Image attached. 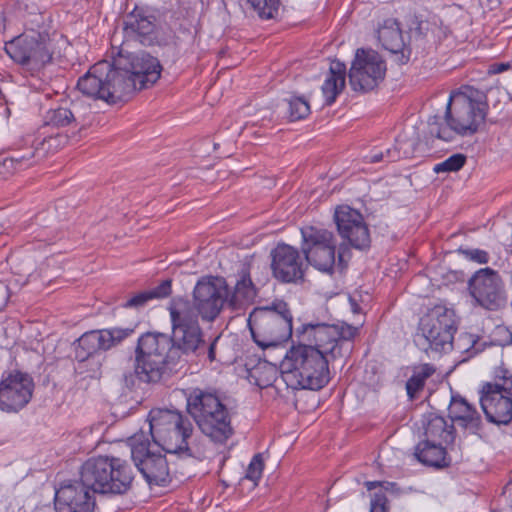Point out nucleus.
Instances as JSON below:
<instances>
[{
  "label": "nucleus",
  "mask_w": 512,
  "mask_h": 512,
  "mask_svg": "<svg viewBox=\"0 0 512 512\" xmlns=\"http://www.w3.org/2000/svg\"><path fill=\"white\" fill-rule=\"evenodd\" d=\"M476 94L478 98L467 94H460L455 99L451 97L444 117H429V134L446 142L452 141L455 135L468 137L476 134L487 115L486 102L477 91Z\"/></svg>",
  "instance_id": "obj_1"
},
{
  "label": "nucleus",
  "mask_w": 512,
  "mask_h": 512,
  "mask_svg": "<svg viewBox=\"0 0 512 512\" xmlns=\"http://www.w3.org/2000/svg\"><path fill=\"white\" fill-rule=\"evenodd\" d=\"M281 380L292 390H320L330 379L329 360L313 345L299 342L287 350L280 365Z\"/></svg>",
  "instance_id": "obj_2"
},
{
  "label": "nucleus",
  "mask_w": 512,
  "mask_h": 512,
  "mask_svg": "<svg viewBox=\"0 0 512 512\" xmlns=\"http://www.w3.org/2000/svg\"><path fill=\"white\" fill-rule=\"evenodd\" d=\"M292 322L291 310L283 299H274L270 305L255 307L247 319L254 342L263 349L291 338Z\"/></svg>",
  "instance_id": "obj_3"
},
{
  "label": "nucleus",
  "mask_w": 512,
  "mask_h": 512,
  "mask_svg": "<svg viewBox=\"0 0 512 512\" xmlns=\"http://www.w3.org/2000/svg\"><path fill=\"white\" fill-rule=\"evenodd\" d=\"M149 430L153 441L170 455L181 460H190L193 453L188 446L192 435L191 421L178 411L158 409L149 414Z\"/></svg>",
  "instance_id": "obj_4"
},
{
  "label": "nucleus",
  "mask_w": 512,
  "mask_h": 512,
  "mask_svg": "<svg viewBox=\"0 0 512 512\" xmlns=\"http://www.w3.org/2000/svg\"><path fill=\"white\" fill-rule=\"evenodd\" d=\"M81 481L100 494H124L133 481V471L127 461L118 457L93 456L80 467Z\"/></svg>",
  "instance_id": "obj_5"
},
{
  "label": "nucleus",
  "mask_w": 512,
  "mask_h": 512,
  "mask_svg": "<svg viewBox=\"0 0 512 512\" xmlns=\"http://www.w3.org/2000/svg\"><path fill=\"white\" fill-rule=\"evenodd\" d=\"M4 50L17 64L31 72H38L50 64L54 44L46 30L29 29L5 43Z\"/></svg>",
  "instance_id": "obj_6"
},
{
  "label": "nucleus",
  "mask_w": 512,
  "mask_h": 512,
  "mask_svg": "<svg viewBox=\"0 0 512 512\" xmlns=\"http://www.w3.org/2000/svg\"><path fill=\"white\" fill-rule=\"evenodd\" d=\"M170 351L168 335L152 332L141 335L135 349V373L138 379L147 383L158 382L166 371Z\"/></svg>",
  "instance_id": "obj_7"
},
{
  "label": "nucleus",
  "mask_w": 512,
  "mask_h": 512,
  "mask_svg": "<svg viewBox=\"0 0 512 512\" xmlns=\"http://www.w3.org/2000/svg\"><path fill=\"white\" fill-rule=\"evenodd\" d=\"M456 314L453 309L437 305L430 309L420 320L421 335L417 345L428 352H448L453 344V335L457 331Z\"/></svg>",
  "instance_id": "obj_8"
},
{
  "label": "nucleus",
  "mask_w": 512,
  "mask_h": 512,
  "mask_svg": "<svg viewBox=\"0 0 512 512\" xmlns=\"http://www.w3.org/2000/svg\"><path fill=\"white\" fill-rule=\"evenodd\" d=\"M126 80L118 74L115 63L100 61L95 63L85 75L79 78V91L90 98L115 104L125 97Z\"/></svg>",
  "instance_id": "obj_9"
},
{
  "label": "nucleus",
  "mask_w": 512,
  "mask_h": 512,
  "mask_svg": "<svg viewBox=\"0 0 512 512\" xmlns=\"http://www.w3.org/2000/svg\"><path fill=\"white\" fill-rule=\"evenodd\" d=\"M168 311L172 326L171 348L175 346L184 353L195 352L204 343L195 306L178 297L171 300Z\"/></svg>",
  "instance_id": "obj_10"
},
{
  "label": "nucleus",
  "mask_w": 512,
  "mask_h": 512,
  "mask_svg": "<svg viewBox=\"0 0 512 512\" xmlns=\"http://www.w3.org/2000/svg\"><path fill=\"white\" fill-rule=\"evenodd\" d=\"M187 410L206 436L224 441V404L216 394L193 389L187 397Z\"/></svg>",
  "instance_id": "obj_11"
},
{
  "label": "nucleus",
  "mask_w": 512,
  "mask_h": 512,
  "mask_svg": "<svg viewBox=\"0 0 512 512\" xmlns=\"http://www.w3.org/2000/svg\"><path fill=\"white\" fill-rule=\"evenodd\" d=\"M333 219L337 232L343 240L338 250V266L344 268L346 264L343 263V252L347 245L360 251L369 249L371 246L370 231L364 216L348 205L338 206Z\"/></svg>",
  "instance_id": "obj_12"
},
{
  "label": "nucleus",
  "mask_w": 512,
  "mask_h": 512,
  "mask_svg": "<svg viewBox=\"0 0 512 512\" xmlns=\"http://www.w3.org/2000/svg\"><path fill=\"white\" fill-rule=\"evenodd\" d=\"M301 250L308 264L325 273H333L336 264V238L332 231L315 226L301 228Z\"/></svg>",
  "instance_id": "obj_13"
},
{
  "label": "nucleus",
  "mask_w": 512,
  "mask_h": 512,
  "mask_svg": "<svg viewBox=\"0 0 512 512\" xmlns=\"http://www.w3.org/2000/svg\"><path fill=\"white\" fill-rule=\"evenodd\" d=\"M467 289L475 304L490 311H497L507 302L505 284L500 274L490 268L477 270L468 280Z\"/></svg>",
  "instance_id": "obj_14"
},
{
  "label": "nucleus",
  "mask_w": 512,
  "mask_h": 512,
  "mask_svg": "<svg viewBox=\"0 0 512 512\" xmlns=\"http://www.w3.org/2000/svg\"><path fill=\"white\" fill-rule=\"evenodd\" d=\"M131 457L149 484L164 486L170 482L168 460L161 453L151 450V444L143 433L129 439Z\"/></svg>",
  "instance_id": "obj_15"
},
{
  "label": "nucleus",
  "mask_w": 512,
  "mask_h": 512,
  "mask_svg": "<svg viewBox=\"0 0 512 512\" xmlns=\"http://www.w3.org/2000/svg\"><path fill=\"white\" fill-rule=\"evenodd\" d=\"M386 63L373 49L359 48L349 70V83L354 91L368 92L384 80Z\"/></svg>",
  "instance_id": "obj_16"
},
{
  "label": "nucleus",
  "mask_w": 512,
  "mask_h": 512,
  "mask_svg": "<svg viewBox=\"0 0 512 512\" xmlns=\"http://www.w3.org/2000/svg\"><path fill=\"white\" fill-rule=\"evenodd\" d=\"M504 383L487 382L480 391V404L488 422L507 425L512 421V376L504 374Z\"/></svg>",
  "instance_id": "obj_17"
},
{
  "label": "nucleus",
  "mask_w": 512,
  "mask_h": 512,
  "mask_svg": "<svg viewBox=\"0 0 512 512\" xmlns=\"http://www.w3.org/2000/svg\"><path fill=\"white\" fill-rule=\"evenodd\" d=\"M122 59L114 63L118 74L124 78L125 95L136 89H144L153 85L161 75L162 66L156 57L148 53L140 52L133 54L128 58V66L122 65Z\"/></svg>",
  "instance_id": "obj_18"
},
{
  "label": "nucleus",
  "mask_w": 512,
  "mask_h": 512,
  "mask_svg": "<svg viewBox=\"0 0 512 512\" xmlns=\"http://www.w3.org/2000/svg\"><path fill=\"white\" fill-rule=\"evenodd\" d=\"M134 332L131 328L112 327L87 331L77 340L75 358L85 362L100 352L119 345Z\"/></svg>",
  "instance_id": "obj_19"
},
{
  "label": "nucleus",
  "mask_w": 512,
  "mask_h": 512,
  "mask_svg": "<svg viewBox=\"0 0 512 512\" xmlns=\"http://www.w3.org/2000/svg\"><path fill=\"white\" fill-rule=\"evenodd\" d=\"M32 377L21 371L4 373L0 380V410L18 412L31 400L34 391Z\"/></svg>",
  "instance_id": "obj_20"
},
{
  "label": "nucleus",
  "mask_w": 512,
  "mask_h": 512,
  "mask_svg": "<svg viewBox=\"0 0 512 512\" xmlns=\"http://www.w3.org/2000/svg\"><path fill=\"white\" fill-rule=\"evenodd\" d=\"M270 255L272 275L276 280L281 283H297L304 279L307 264L297 248L279 243Z\"/></svg>",
  "instance_id": "obj_21"
},
{
  "label": "nucleus",
  "mask_w": 512,
  "mask_h": 512,
  "mask_svg": "<svg viewBox=\"0 0 512 512\" xmlns=\"http://www.w3.org/2000/svg\"><path fill=\"white\" fill-rule=\"evenodd\" d=\"M90 485L73 481L61 485L55 493V508L58 512H93L96 507L95 494Z\"/></svg>",
  "instance_id": "obj_22"
},
{
  "label": "nucleus",
  "mask_w": 512,
  "mask_h": 512,
  "mask_svg": "<svg viewBox=\"0 0 512 512\" xmlns=\"http://www.w3.org/2000/svg\"><path fill=\"white\" fill-rule=\"evenodd\" d=\"M42 140L37 144L34 152L18 157H7L3 160V167L7 170L20 171L30 167L35 161L33 158L41 159L47 155L54 154L68 143V135L62 131L48 130L43 134V127L39 130Z\"/></svg>",
  "instance_id": "obj_23"
},
{
  "label": "nucleus",
  "mask_w": 512,
  "mask_h": 512,
  "mask_svg": "<svg viewBox=\"0 0 512 512\" xmlns=\"http://www.w3.org/2000/svg\"><path fill=\"white\" fill-rule=\"evenodd\" d=\"M300 343L313 345L323 351V355L336 357L340 352L337 325L326 323H305L296 329Z\"/></svg>",
  "instance_id": "obj_24"
},
{
  "label": "nucleus",
  "mask_w": 512,
  "mask_h": 512,
  "mask_svg": "<svg viewBox=\"0 0 512 512\" xmlns=\"http://www.w3.org/2000/svg\"><path fill=\"white\" fill-rule=\"evenodd\" d=\"M221 282L218 277H206L197 282L193 291L195 309L209 321L214 320L224 306Z\"/></svg>",
  "instance_id": "obj_25"
},
{
  "label": "nucleus",
  "mask_w": 512,
  "mask_h": 512,
  "mask_svg": "<svg viewBox=\"0 0 512 512\" xmlns=\"http://www.w3.org/2000/svg\"><path fill=\"white\" fill-rule=\"evenodd\" d=\"M252 258L246 257L237 265L236 283L232 293L226 284V307L239 314L255 299L257 290L251 279Z\"/></svg>",
  "instance_id": "obj_26"
},
{
  "label": "nucleus",
  "mask_w": 512,
  "mask_h": 512,
  "mask_svg": "<svg viewBox=\"0 0 512 512\" xmlns=\"http://www.w3.org/2000/svg\"><path fill=\"white\" fill-rule=\"evenodd\" d=\"M377 34L383 48L394 54L399 64H406L409 61L411 48L404 42L400 24L396 19H385Z\"/></svg>",
  "instance_id": "obj_27"
},
{
  "label": "nucleus",
  "mask_w": 512,
  "mask_h": 512,
  "mask_svg": "<svg viewBox=\"0 0 512 512\" xmlns=\"http://www.w3.org/2000/svg\"><path fill=\"white\" fill-rule=\"evenodd\" d=\"M450 421L471 434L482 430V418L474 405L460 395L452 396L449 407Z\"/></svg>",
  "instance_id": "obj_28"
},
{
  "label": "nucleus",
  "mask_w": 512,
  "mask_h": 512,
  "mask_svg": "<svg viewBox=\"0 0 512 512\" xmlns=\"http://www.w3.org/2000/svg\"><path fill=\"white\" fill-rule=\"evenodd\" d=\"M423 440L454 444L456 429L451 421L429 412L422 417Z\"/></svg>",
  "instance_id": "obj_29"
},
{
  "label": "nucleus",
  "mask_w": 512,
  "mask_h": 512,
  "mask_svg": "<svg viewBox=\"0 0 512 512\" xmlns=\"http://www.w3.org/2000/svg\"><path fill=\"white\" fill-rule=\"evenodd\" d=\"M451 444L442 442H431L429 440H421L416 446L414 455L416 459L423 465L445 468L451 463L448 457L447 449Z\"/></svg>",
  "instance_id": "obj_30"
},
{
  "label": "nucleus",
  "mask_w": 512,
  "mask_h": 512,
  "mask_svg": "<svg viewBox=\"0 0 512 512\" xmlns=\"http://www.w3.org/2000/svg\"><path fill=\"white\" fill-rule=\"evenodd\" d=\"M345 75V64L338 60L332 61L329 74L321 87L326 105H332L345 87Z\"/></svg>",
  "instance_id": "obj_31"
},
{
  "label": "nucleus",
  "mask_w": 512,
  "mask_h": 512,
  "mask_svg": "<svg viewBox=\"0 0 512 512\" xmlns=\"http://www.w3.org/2000/svg\"><path fill=\"white\" fill-rule=\"evenodd\" d=\"M124 30L127 35L146 37L155 30V18L148 15L142 8L135 7L125 21Z\"/></svg>",
  "instance_id": "obj_32"
},
{
  "label": "nucleus",
  "mask_w": 512,
  "mask_h": 512,
  "mask_svg": "<svg viewBox=\"0 0 512 512\" xmlns=\"http://www.w3.org/2000/svg\"><path fill=\"white\" fill-rule=\"evenodd\" d=\"M436 372V368L430 364L425 363L416 367L413 374L406 382V392L410 400L417 398L419 392L424 389L425 383Z\"/></svg>",
  "instance_id": "obj_33"
},
{
  "label": "nucleus",
  "mask_w": 512,
  "mask_h": 512,
  "mask_svg": "<svg viewBox=\"0 0 512 512\" xmlns=\"http://www.w3.org/2000/svg\"><path fill=\"white\" fill-rule=\"evenodd\" d=\"M74 120L73 113L63 107L57 109H51L46 113L45 121L43 124V134H46L48 130L61 131L62 128L69 125Z\"/></svg>",
  "instance_id": "obj_34"
},
{
  "label": "nucleus",
  "mask_w": 512,
  "mask_h": 512,
  "mask_svg": "<svg viewBox=\"0 0 512 512\" xmlns=\"http://www.w3.org/2000/svg\"><path fill=\"white\" fill-rule=\"evenodd\" d=\"M251 373L249 383L263 389L273 384L277 370L268 362H259L251 367Z\"/></svg>",
  "instance_id": "obj_35"
},
{
  "label": "nucleus",
  "mask_w": 512,
  "mask_h": 512,
  "mask_svg": "<svg viewBox=\"0 0 512 512\" xmlns=\"http://www.w3.org/2000/svg\"><path fill=\"white\" fill-rule=\"evenodd\" d=\"M364 485L368 491L374 490L378 487L381 488L371 497V510L374 512H387V497L385 491L388 490L389 487L395 486V483L388 481H366Z\"/></svg>",
  "instance_id": "obj_36"
},
{
  "label": "nucleus",
  "mask_w": 512,
  "mask_h": 512,
  "mask_svg": "<svg viewBox=\"0 0 512 512\" xmlns=\"http://www.w3.org/2000/svg\"><path fill=\"white\" fill-rule=\"evenodd\" d=\"M288 107V115L291 121L303 119L310 114V105L303 97H291L288 100Z\"/></svg>",
  "instance_id": "obj_37"
},
{
  "label": "nucleus",
  "mask_w": 512,
  "mask_h": 512,
  "mask_svg": "<svg viewBox=\"0 0 512 512\" xmlns=\"http://www.w3.org/2000/svg\"><path fill=\"white\" fill-rule=\"evenodd\" d=\"M262 19H271L277 14L280 0H247Z\"/></svg>",
  "instance_id": "obj_38"
},
{
  "label": "nucleus",
  "mask_w": 512,
  "mask_h": 512,
  "mask_svg": "<svg viewBox=\"0 0 512 512\" xmlns=\"http://www.w3.org/2000/svg\"><path fill=\"white\" fill-rule=\"evenodd\" d=\"M466 160L467 158L464 154H453L443 162L436 164L433 170L435 173L457 172L465 165Z\"/></svg>",
  "instance_id": "obj_39"
},
{
  "label": "nucleus",
  "mask_w": 512,
  "mask_h": 512,
  "mask_svg": "<svg viewBox=\"0 0 512 512\" xmlns=\"http://www.w3.org/2000/svg\"><path fill=\"white\" fill-rule=\"evenodd\" d=\"M477 342L478 337L471 333L463 332L456 339L453 337L451 350L455 349L460 353H468L471 352Z\"/></svg>",
  "instance_id": "obj_40"
},
{
  "label": "nucleus",
  "mask_w": 512,
  "mask_h": 512,
  "mask_svg": "<svg viewBox=\"0 0 512 512\" xmlns=\"http://www.w3.org/2000/svg\"><path fill=\"white\" fill-rule=\"evenodd\" d=\"M456 253L462 255L465 259L478 264H487L490 260L489 253L479 248H468L460 246Z\"/></svg>",
  "instance_id": "obj_41"
},
{
  "label": "nucleus",
  "mask_w": 512,
  "mask_h": 512,
  "mask_svg": "<svg viewBox=\"0 0 512 512\" xmlns=\"http://www.w3.org/2000/svg\"><path fill=\"white\" fill-rule=\"evenodd\" d=\"M264 469V459L261 453L255 454L246 470V477L254 482L259 480Z\"/></svg>",
  "instance_id": "obj_42"
},
{
  "label": "nucleus",
  "mask_w": 512,
  "mask_h": 512,
  "mask_svg": "<svg viewBox=\"0 0 512 512\" xmlns=\"http://www.w3.org/2000/svg\"><path fill=\"white\" fill-rule=\"evenodd\" d=\"M238 405L234 399L226 397V440L234 434L232 419L238 415Z\"/></svg>",
  "instance_id": "obj_43"
},
{
  "label": "nucleus",
  "mask_w": 512,
  "mask_h": 512,
  "mask_svg": "<svg viewBox=\"0 0 512 512\" xmlns=\"http://www.w3.org/2000/svg\"><path fill=\"white\" fill-rule=\"evenodd\" d=\"M399 157V152L396 149L388 148L385 151L373 152L366 156L368 163H378L381 161L392 162Z\"/></svg>",
  "instance_id": "obj_44"
},
{
  "label": "nucleus",
  "mask_w": 512,
  "mask_h": 512,
  "mask_svg": "<svg viewBox=\"0 0 512 512\" xmlns=\"http://www.w3.org/2000/svg\"><path fill=\"white\" fill-rule=\"evenodd\" d=\"M231 365L233 366L234 372L240 378L246 379L250 382L251 378V367H249L247 361L242 356L237 357Z\"/></svg>",
  "instance_id": "obj_45"
},
{
  "label": "nucleus",
  "mask_w": 512,
  "mask_h": 512,
  "mask_svg": "<svg viewBox=\"0 0 512 512\" xmlns=\"http://www.w3.org/2000/svg\"><path fill=\"white\" fill-rule=\"evenodd\" d=\"M412 24L415 26L410 27V38H414L416 41L423 40L427 34L429 23L415 18Z\"/></svg>",
  "instance_id": "obj_46"
},
{
  "label": "nucleus",
  "mask_w": 512,
  "mask_h": 512,
  "mask_svg": "<svg viewBox=\"0 0 512 512\" xmlns=\"http://www.w3.org/2000/svg\"><path fill=\"white\" fill-rule=\"evenodd\" d=\"M149 300H151V297L148 291H142L131 296L122 306L124 308H139L144 306Z\"/></svg>",
  "instance_id": "obj_47"
},
{
  "label": "nucleus",
  "mask_w": 512,
  "mask_h": 512,
  "mask_svg": "<svg viewBox=\"0 0 512 512\" xmlns=\"http://www.w3.org/2000/svg\"><path fill=\"white\" fill-rule=\"evenodd\" d=\"M171 291H172L171 281L164 280L155 288L148 290V293L152 300V299L165 298L171 294Z\"/></svg>",
  "instance_id": "obj_48"
},
{
  "label": "nucleus",
  "mask_w": 512,
  "mask_h": 512,
  "mask_svg": "<svg viewBox=\"0 0 512 512\" xmlns=\"http://www.w3.org/2000/svg\"><path fill=\"white\" fill-rule=\"evenodd\" d=\"M357 329L350 325L338 326L339 341L340 340H351L355 337Z\"/></svg>",
  "instance_id": "obj_49"
},
{
  "label": "nucleus",
  "mask_w": 512,
  "mask_h": 512,
  "mask_svg": "<svg viewBox=\"0 0 512 512\" xmlns=\"http://www.w3.org/2000/svg\"><path fill=\"white\" fill-rule=\"evenodd\" d=\"M509 68H510L509 63H493L492 65H490L489 72L498 74V73H502V72L508 70Z\"/></svg>",
  "instance_id": "obj_50"
},
{
  "label": "nucleus",
  "mask_w": 512,
  "mask_h": 512,
  "mask_svg": "<svg viewBox=\"0 0 512 512\" xmlns=\"http://www.w3.org/2000/svg\"><path fill=\"white\" fill-rule=\"evenodd\" d=\"M208 357H209L210 361H213L215 358V344L214 343H212L209 346Z\"/></svg>",
  "instance_id": "obj_51"
},
{
  "label": "nucleus",
  "mask_w": 512,
  "mask_h": 512,
  "mask_svg": "<svg viewBox=\"0 0 512 512\" xmlns=\"http://www.w3.org/2000/svg\"><path fill=\"white\" fill-rule=\"evenodd\" d=\"M220 465H224V458L220 461Z\"/></svg>",
  "instance_id": "obj_52"
},
{
  "label": "nucleus",
  "mask_w": 512,
  "mask_h": 512,
  "mask_svg": "<svg viewBox=\"0 0 512 512\" xmlns=\"http://www.w3.org/2000/svg\"><path fill=\"white\" fill-rule=\"evenodd\" d=\"M370 512H374V511L370 509Z\"/></svg>",
  "instance_id": "obj_53"
}]
</instances>
